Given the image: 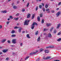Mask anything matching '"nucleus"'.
<instances>
[{
	"label": "nucleus",
	"mask_w": 61,
	"mask_h": 61,
	"mask_svg": "<svg viewBox=\"0 0 61 61\" xmlns=\"http://www.w3.org/2000/svg\"><path fill=\"white\" fill-rule=\"evenodd\" d=\"M35 25H37V24L36 22H34L32 25L31 28L32 29H34V28H35Z\"/></svg>",
	"instance_id": "obj_1"
},
{
	"label": "nucleus",
	"mask_w": 61,
	"mask_h": 61,
	"mask_svg": "<svg viewBox=\"0 0 61 61\" xmlns=\"http://www.w3.org/2000/svg\"><path fill=\"white\" fill-rule=\"evenodd\" d=\"M29 21H30L29 20H28V21L27 20H26L25 22L24 25H28V22H29Z\"/></svg>",
	"instance_id": "obj_2"
},
{
	"label": "nucleus",
	"mask_w": 61,
	"mask_h": 61,
	"mask_svg": "<svg viewBox=\"0 0 61 61\" xmlns=\"http://www.w3.org/2000/svg\"><path fill=\"white\" fill-rule=\"evenodd\" d=\"M16 41V39H13L12 40V42L13 44H15V43H16V41Z\"/></svg>",
	"instance_id": "obj_3"
},
{
	"label": "nucleus",
	"mask_w": 61,
	"mask_h": 61,
	"mask_svg": "<svg viewBox=\"0 0 61 61\" xmlns=\"http://www.w3.org/2000/svg\"><path fill=\"white\" fill-rule=\"evenodd\" d=\"M60 12H58L56 14L57 17H58L60 15Z\"/></svg>",
	"instance_id": "obj_4"
},
{
	"label": "nucleus",
	"mask_w": 61,
	"mask_h": 61,
	"mask_svg": "<svg viewBox=\"0 0 61 61\" xmlns=\"http://www.w3.org/2000/svg\"><path fill=\"white\" fill-rule=\"evenodd\" d=\"M8 51V49L4 50H3V53H6V52H7Z\"/></svg>",
	"instance_id": "obj_5"
},
{
	"label": "nucleus",
	"mask_w": 61,
	"mask_h": 61,
	"mask_svg": "<svg viewBox=\"0 0 61 61\" xmlns=\"http://www.w3.org/2000/svg\"><path fill=\"white\" fill-rule=\"evenodd\" d=\"M48 36L49 37H52V35H51V34H50V33H49L48 34Z\"/></svg>",
	"instance_id": "obj_6"
},
{
	"label": "nucleus",
	"mask_w": 61,
	"mask_h": 61,
	"mask_svg": "<svg viewBox=\"0 0 61 61\" xmlns=\"http://www.w3.org/2000/svg\"><path fill=\"white\" fill-rule=\"evenodd\" d=\"M22 28H20L18 32H19V33H21V30H22Z\"/></svg>",
	"instance_id": "obj_7"
},
{
	"label": "nucleus",
	"mask_w": 61,
	"mask_h": 61,
	"mask_svg": "<svg viewBox=\"0 0 61 61\" xmlns=\"http://www.w3.org/2000/svg\"><path fill=\"white\" fill-rule=\"evenodd\" d=\"M55 47L56 46H55L52 45L50 46V48H53Z\"/></svg>",
	"instance_id": "obj_8"
},
{
	"label": "nucleus",
	"mask_w": 61,
	"mask_h": 61,
	"mask_svg": "<svg viewBox=\"0 0 61 61\" xmlns=\"http://www.w3.org/2000/svg\"><path fill=\"white\" fill-rule=\"evenodd\" d=\"M11 37H14L16 36V35L15 34H12L11 36Z\"/></svg>",
	"instance_id": "obj_9"
},
{
	"label": "nucleus",
	"mask_w": 61,
	"mask_h": 61,
	"mask_svg": "<svg viewBox=\"0 0 61 61\" xmlns=\"http://www.w3.org/2000/svg\"><path fill=\"white\" fill-rule=\"evenodd\" d=\"M51 25V24H48L47 23L46 24V25L48 27V26H49L50 25Z\"/></svg>",
	"instance_id": "obj_10"
},
{
	"label": "nucleus",
	"mask_w": 61,
	"mask_h": 61,
	"mask_svg": "<svg viewBox=\"0 0 61 61\" xmlns=\"http://www.w3.org/2000/svg\"><path fill=\"white\" fill-rule=\"evenodd\" d=\"M1 13H7V11L6 10H4L2 11Z\"/></svg>",
	"instance_id": "obj_11"
},
{
	"label": "nucleus",
	"mask_w": 61,
	"mask_h": 61,
	"mask_svg": "<svg viewBox=\"0 0 61 61\" xmlns=\"http://www.w3.org/2000/svg\"><path fill=\"white\" fill-rule=\"evenodd\" d=\"M26 37H27V38H28L29 39L30 38V37L29 36V34H27V35L26 36Z\"/></svg>",
	"instance_id": "obj_12"
},
{
	"label": "nucleus",
	"mask_w": 61,
	"mask_h": 61,
	"mask_svg": "<svg viewBox=\"0 0 61 61\" xmlns=\"http://www.w3.org/2000/svg\"><path fill=\"white\" fill-rule=\"evenodd\" d=\"M31 15L30 14H28V15L27 16V18H29L30 17V16Z\"/></svg>",
	"instance_id": "obj_13"
},
{
	"label": "nucleus",
	"mask_w": 61,
	"mask_h": 61,
	"mask_svg": "<svg viewBox=\"0 0 61 61\" xmlns=\"http://www.w3.org/2000/svg\"><path fill=\"white\" fill-rule=\"evenodd\" d=\"M6 41V39H4V40H2L1 41V42L2 43H4V42H5V41Z\"/></svg>",
	"instance_id": "obj_14"
},
{
	"label": "nucleus",
	"mask_w": 61,
	"mask_h": 61,
	"mask_svg": "<svg viewBox=\"0 0 61 61\" xmlns=\"http://www.w3.org/2000/svg\"><path fill=\"white\" fill-rule=\"evenodd\" d=\"M45 53H49V50H45Z\"/></svg>",
	"instance_id": "obj_15"
},
{
	"label": "nucleus",
	"mask_w": 61,
	"mask_h": 61,
	"mask_svg": "<svg viewBox=\"0 0 61 61\" xmlns=\"http://www.w3.org/2000/svg\"><path fill=\"white\" fill-rule=\"evenodd\" d=\"M35 14L33 15L31 18L32 19H33L34 18V17H35Z\"/></svg>",
	"instance_id": "obj_16"
},
{
	"label": "nucleus",
	"mask_w": 61,
	"mask_h": 61,
	"mask_svg": "<svg viewBox=\"0 0 61 61\" xmlns=\"http://www.w3.org/2000/svg\"><path fill=\"white\" fill-rule=\"evenodd\" d=\"M51 58V57L50 56L47 57L46 58V60H47V59H49V58Z\"/></svg>",
	"instance_id": "obj_17"
},
{
	"label": "nucleus",
	"mask_w": 61,
	"mask_h": 61,
	"mask_svg": "<svg viewBox=\"0 0 61 61\" xmlns=\"http://www.w3.org/2000/svg\"><path fill=\"white\" fill-rule=\"evenodd\" d=\"M60 24H59L58 25L57 27H56L57 29H58V28H59V26H60Z\"/></svg>",
	"instance_id": "obj_18"
},
{
	"label": "nucleus",
	"mask_w": 61,
	"mask_h": 61,
	"mask_svg": "<svg viewBox=\"0 0 61 61\" xmlns=\"http://www.w3.org/2000/svg\"><path fill=\"white\" fill-rule=\"evenodd\" d=\"M40 36L38 38V40H37V41L38 42L40 41Z\"/></svg>",
	"instance_id": "obj_19"
},
{
	"label": "nucleus",
	"mask_w": 61,
	"mask_h": 61,
	"mask_svg": "<svg viewBox=\"0 0 61 61\" xmlns=\"http://www.w3.org/2000/svg\"><path fill=\"white\" fill-rule=\"evenodd\" d=\"M15 32V30H13L11 31V34H14Z\"/></svg>",
	"instance_id": "obj_20"
},
{
	"label": "nucleus",
	"mask_w": 61,
	"mask_h": 61,
	"mask_svg": "<svg viewBox=\"0 0 61 61\" xmlns=\"http://www.w3.org/2000/svg\"><path fill=\"white\" fill-rule=\"evenodd\" d=\"M18 18H14L13 20H15V19L16 21H17V20L18 19Z\"/></svg>",
	"instance_id": "obj_21"
},
{
	"label": "nucleus",
	"mask_w": 61,
	"mask_h": 61,
	"mask_svg": "<svg viewBox=\"0 0 61 61\" xmlns=\"http://www.w3.org/2000/svg\"><path fill=\"white\" fill-rule=\"evenodd\" d=\"M37 19L38 21H40V17L39 16H38V17Z\"/></svg>",
	"instance_id": "obj_22"
},
{
	"label": "nucleus",
	"mask_w": 61,
	"mask_h": 61,
	"mask_svg": "<svg viewBox=\"0 0 61 61\" xmlns=\"http://www.w3.org/2000/svg\"><path fill=\"white\" fill-rule=\"evenodd\" d=\"M38 31H36V32L35 33V35H38Z\"/></svg>",
	"instance_id": "obj_23"
},
{
	"label": "nucleus",
	"mask_w": 61,
	"mask_h": 61,
	"mask_svg": "<svg viewBox=\"0 0 61 61\" xmlns=\"http://www.w3.org/2000/svg\"><path fill=\"white\" fill-rule=\"evenodd\" d=\"M48 7V5H46L45 6V7L46 8H47Z\"/></svg>",
	"instance_id": "obj_24"
},
{
	"label": "nucleus",
	"mask_w": 61,
	"mask_h": 61,
	"mask_svg": "<svg viewBox=\"0 0 61 61\" xmlns=\"http://www.w3.org/2000/svg\"><path fill=\"white\" fill-rule=\"evenodd\" d=\"M35 54H34V53L33 52H32V53H30V55H34Z\"/></svg>",
	"instance_id": "obj_25"
},
{
	"label": "nucleus",
	"mask_w": 61,
	"mask_h": 61,
	"mask_svg": "<svg viewBox=\"0 0 61 61\" xmlns=\"http://www.w3.org/2000/svg\"><path fill=\"white\" fill-rule=\"evenodd\" d=\"M17 8V7H16V6H13V8H14V9H16Z\"/></svg>",
	"instance_id": "obj_26"
},
{
	"label": "nucleus",
	"mask_w": 61,
	"mask_h": 61,
	"mask_svg": "<svg viewBox=\"0 0 61 61\" xmlns=\"http://www.w3.org/2000/svg\"><path fill=\"white\" fill-rule=\"evenodd\" d=\"M39 7L40 9H41L42 8V5H40L39 6Z\"/></svg>",
	"instance_id": "obj_27"
},
{
	"label": "nucleus",
	"mask_w": 61,
	"mask_h": 61,
	"mask_svg": "<svg viewBox=\"0 0 61 61\" xmlns=\"http://www.w3.org/2000/svg\"><path fill=\"white\" fill-rule=\"evenodd\" d=\"M38 51H36L35 52H34V54H36V53H37V52H38Z\"/></svg>",
	"instance_id": "obj_28"
},
{
	"label": "nucleus",
	"mask_w": 61,
	"mask_h": 61,
	"mask_svg": "<svg viewBox=\"0 0 61 61\" xmlns=\"http://www.w3.org/2000/svg\"><path fill=\"white\" fill-rule=\"evenodd\" d=\"M43 49H40V52H42V51H43Z\"/></svg>",
	"instance_id": "obj_29"
},
{
	"label": "nucleus",
	"mask_w": 61,
	"mask_h": 61,
	"mask_svg": "<svg viewBox=\"0 0 61 61\" xmlns=\"http://www.w3.org/2000/svg\"><path fill=\"white\" fill-rule=\"evenodd\" d=\"M61 38H59V39L57 40V41H61Z\"/></svg>",
	"instance_id": "obj_30"
},
{
	"label": "nucleus",
	"mask_w": 61,
	"mask_h": 61,
	"mask_svg": "<svg viewBox=\"0 0 61 61\" xmlns=\"http://www.w3.org/2000/svg\"><path fill=\"white\" fill-rule=\"evenodd\" d=\"M41 23L42 24H43L44 23V19H43L41 21Z\"/></svg>",
	"instance_id": "obj_31"
},
{
	"label": "nucleus",
	"mask_w": 61,
	"mask_h": 61,
	"mask_svg": "<svg viewBox=\"0 0 61 61\" xmlns=\"http://www.w3.org/2000/svg\"><path fill=\"white\" fill-rule=\"evenodd\" d=\"M29 56H28V57H26L25 59V60H27V59H28V58H29Z\"/></svg>",
	"instance_id": "obj_32"
},
{
	"label": "nucleus",
	"mask_w": 61,
	"mask_h": 61,
	"mask_svg": "<svg viewBox=\"0 0 61 61\" xmlns=\"http://www.w3.org/2000/svg\"><path fill=\"white\" fill-rule=\"evenodd\" d=\"M10 19H13V17H12V16L10 15Z\"/></svg>",
	"instance_id": "obj_33"
},
{
	"label": "nucleus",
	"mask_w": 61,
	"mask_h": 61,
	"mask_svg": "<svg viewBox=\"0 0 61 61\" xmlns=\"http://www.w3.org/2000/svg\"><path fill=\"white\" fill-rule=\"evenodd\" d=\"M56 30H54V34H56Z\"/></svg>",
	"instance_id": "obj_34"
},
{
	"label": "nucleus",
	"mask_w": 61,
	"mask_h": 61,
	"mask_svg": "<svg viewBox=\"0 0 61 61\" xmlns=\"http://www.w3.org/2000/svg\"><path fill=\"white\" fill-rule=\"evenodd\" d=\"M61 35V32H59L57 34V35Z\"/></svg>",
	"instance_id": "obj_35"
},
{
	"label": "nucleus",
	"mask_w": 61,
	"mask_h": 61,
	"mask_svg": "<svg viewBox=\"0 0 61 61\" xmlns=\"http://www.w3.org/2000/svg\"><path fill=\"white\" fill-rule=\"evenodd\" d=\"M40 17H41L43 16V14H40Z\"/></svg>",
	"instance_id": "obj_36"
},
{
	"label": "nucleus",
	"mask_w": 61,
	"mask_h": 61,
	"mask_svg": "<svg viewBox=\"0 0 61 61\" xmlns=\"http://www.w3.org/2000/svg\"><path fill=\"white\" fill-rule=\"evenodd\" d=\"M47 29H44V31H47Z\"/></svg>",
	"instance_id": "obj_37"
},
{
	"label": "nucleus",
	"mask_w": 61,
	"mask_h": 61,
	"mask_svg": "<svg viewBox=\"0 0 61 61\" xmlns=\"http://www.w3.org/2000/svg\"><path fill=\"white\" fill-rule=\"evenodd\" d=\"M53 28H54V27H52L50 29V31H52V30L53 29Z\"/></svg>",
	"instance_id": "obj_38"
},
{
	"label": "nucleus",
	"mask_w": 61,
	"mask_h": 61,
	"mask_svg": "<svg viewBox=\"0 0 61 61\" xmlns=\"http://www.w3.org/2000/svg\"><path fill=\"white\" fill-rule=\"evenodd\" d=\"M12 47H15V45H12L10 46Z\"/></svg>",
	"instance_id": "obj_39"
},
{
	"label": "nucleus",
	"mask_w": 61,
	"mask_h": 61,
	"mask_svg": "<svg viewBox=\"0 0 61 61\" xmlns=\"http://www.w3.org/2000/svg\"><path fill=\"white\" fill-rule=\"evenodd\" d=\"M22 12H25V9H22Z\"/></svg>",
	"instance_id": "obj_40"
},
{
	"label": "nucleus",
	"mask_w": 61,
	"mask_h": 61,
	"mask_svg": "<svg viewBox=\"0 0 61 61\" xmlns=\"http://www.w3.org/2000/svg\"><path fill=\"white\" fill-rule=\"evenodd\" d=\"M46 49H47V48H50V46H47L46 47Z\"/></svg>",
	"instance_id": "obj_41"
},
{
	"label": "nucleus",
	"mask_w": 61,
	"mask_h": 61,
	"mask_svg": "<svg viewBox=\"0 0 61 61\" xmlns=\"http://www.w3.org/2000/svg\"><path fill=\"white\" fill-rule=\"evenodd\" d=\"M29 3H27V7H28V6H29Z\"/></svg>",
	"instance_id": "obj_42"
},
{
	"label": "nucleus",
	"mask_w": 61,
	"mask_h": 61,
	"mask_svg": "<svg viewBox=\"0 0 61 61\" xmlns=\"http://www.w3.org/2000/svg\"><path fill=\"white\" fill-rule=\"evenodd\" d=\"M43 11L44 12L45 11V9L44 8H43Z\"/></svg>",
	"instance_id": "obj_43"
},
{
	"label": "nucleus",
	"mask_w": 61,
	"mask_h": 61,
	"mask_svg": "<svg viewBox=\"0 0 61 61\" xmlns=\"http://www.w3.org/2000/svg\"><path fill=\"white\" fill-rule=\"evenodd\" d=\"M54 61H60V60H54Z\"/></svg>",
	"instance_id": "obj_44"
},
{
	"label": "nucleus",
	"mask_w": 61,
	"mask_h": 61,
	"mask_svg": "<svg viewBox=\"0 0 61 61\" xmlns=\"http://www.w3.org/2000/svg\"><path fill=\"white\" fill-rule=\"evenodd\" d=\"M37 9H38V7H36V11H37Z\"/></svg>",
	"instance_id": "obj_45"
},
{
	"label": "nucleus",
	"mask_w": 61,
	"mask_h": 61,
	"mask_svg": "<svg viewBox=\"0 0 61 61\" xmlns=\"http://www.w3.org/2000/svg\"><path fill=\"white\" fill-rule=\"evenodd\" d=\"M5 59L6 60H8V59H9V58H8V57H7Z\"/></svg>",
	"instance_id": "obj_46"
},
{
	"label": "nucleus",
	"mask_w": 61,
	"mask_h": 61,
	"mask_svg": "<svg viewBox=\"0 0 61 61\" xmlns=\"http://www.w3.org/2000/svg\"><path fill=\"white\" fill-rule=\"evenodd\" d=\"M49 9H47L46 10V11H49Z\"/></svg>",
	"instance_id": "obj_47"
},
{
	"label": "nucleus",
	"mask_w": 61,
	"mask_h": 61,
	"mask_svg": "<svg viewBox=\"0 0 61 61\" xmlns=\"http://www.w3.org/2000/svg\"><path fill=\"white\" fill-rule=\"evenodd\" d=\"M61 4V2H60L59 3L58 5H60Z\"/></svg>",
	"instance_id": "obj_48"
},
{
	"label": "nucleus",
	"mask_w": 61,
	"mask_h": 61,
	"mask_svg": "<svg viewBox=\"0 0 61 61\" xmlns=\"http://www.w3.org/2000/svg\"><path fill=\"white\" fill-rule=\"evenodd\" d=\"M40 61V60L39 59H38L36 61Z\"/></svg>",
	"instance_id": "obj_49"
},
{
	"label": "nucleus",
	"mask_w": 61,
	"mask_h": 61,
	"mask_svg": "<svg viewBox=\"0 0 61 61\" xmlns=\"http://www.w3.org/2000/svg\"><path fill=\"white\" fill-rule=\"evenodd\" d=\"M6 24H9V21H7L6 22Z\"/></svg>",
	"instance_id": "obj_50"
},
{
	"label": "nucleus",
	"mask_w": 61,
	"mask_h": 61,
	"mask_svg": "<svg viewBox=\"0 0 61 61\" xmlns=\"http://www.w3.org/2000/svg\"><path fill=\"white\" fill-rule=\"evenodd\" d=\"M7 42L8 43H10V41L9 40Z\"/></svg>",
	"instance_id": "obj_51"
},
{
	"label": "nucleus",
	"mask_w": 61,
	"mask_h": 61,
	"mask_svg": "<svg viewBox=\"0 0 61 61\" xmlns=\"http://www.w3.org/2000/svg\"><path fill=\"white\" fill-rule=\"evenodd\" d=\"M2 28V25H0V29H1Z\"/></svg>",
	"instance_id": "obj_52"
},
{
	"label": "nucleus",
	"mask_w": 61,
	"mask_h": 61,
	"mask_svg": "<svg viewBox=\"0 0 61 61\" xmlns=\"http://www.w3.org/2000/svg\"><path fill=\"white\" fill-rule=\"evenodd\" d=\"M20 45V46H23V44H22V43H21Z\"/></svg>",
	"instance_id": "obj_53"
},
{
	"label": "nucleus",
	"mask_w": 61,
	"mask_h": 61,
	"mask_svg": "<svg viewBox=\"0 0 61 61\" xmlns=\"http://www.w3.org/2000/svg\"><path fill=\"white\" fill-rule=\"evenodd\" d=\"M51 12H52V13H54V12H55L54 11V10H51Z\"/></svg>",
	"instance_id": "obj_54"
},
{
	"label": "nucleus",
	"mask_w": 61,
	"mask_h": 61,
	"mask_svg": "<svg viewBox=\"0 0 61 61\" xmlns=\"http://www.w3.org/2000/svg\"><path fill=\"white\" fill-rule=\"evenodd\" d=\"M19 15V13H17L16 15V16H18Z\"/></svg>",
	"instance_id": "obj_55"
},
{
	"label": "nucleus",
	"mask_w": 61,
	"mask_h": 61,
	"mask_svg": "<svg viewBox=\"0 0 61 61\" xmlns=\"http://www.w3.org/2000/svg\"><path fill=\"white\" fill-rule=\"evenodd\" d=\"M43 59H45V60H46V58H45V57H43Z\"/></svg>",
	"instance_id": "obj_56"
},
{
	"label": "nucleus",
	"mask_w": 61,
	"mask_h": 61,
	"mask_svg": "<svg viewBox=\"0 0 61 61\" xmlns=\"http://www.w3.org/2000/svg\"><path fill=\"white\" fill-rule=\"evenodd\" d=\"M18 27H15V28H14V29H16V28H17Z\"/></svg>",
	"instance_id": "obj_57"
},
{
	"label": "nucleus",
	"mask_w": 61,
	"mask_h": 61,
	"mask_svg": "<svg viewBox=\"0 0 61 61\" xmlns=\"http://www.w3.org/2000/svg\"><path fill=\"white\" fill-rule=\"evenodd\" d=\"M59 10V8H57L56 9V10Z\"/></svg>",
	"instance_id": "obj_58"
},
{
	"label": "nucleus",
	"mask_w": 61,
	"mask_h": 61,
	"mask_svg": "<svg viewBox=\"0 0 61 61\" xmlns=\"http://www.w3.org/2000/svg\"><path fill=\"white\" fill-rule=\"evenodd\" d=\"M41 4L43 6H44V3H41Z\"/></svg>",
	"instance_id": "obj_59"
},
{
	"label": "nucleus",
	"mask_w": 61,
	"mask_h": 61,
	"mask_svg": "<svg viewBox=\"0 0 61 61\" xmlns=\"http://www.w3.org/2000/svg\"><path fill=\"white\" fill-rule=\"evenodd\" d=\"M25 33V31H23L22 32V33Z\"/></svg>",
	"instance_id": "obj_60"
},
{
	"label": "nucleus",
	"mask_w": 61,
	"mask_h": 61,
	"mask_svg": "<svg viewBox=\"0 0 61 61\" xmlns=\"http://www.w3.org/2000/svg\"><path fill=\"white\" fill-rule=\"evenodd\" d=\"M14 5V3H13L12 4V5Z\"/></svg>",
	"instance_id": "obj_61"
},
{
	"label": "nucleus",
	"mask_w": 61,
	"mask_h": 61,
	"mask_svg": "<svg viewBox=\"0 0 61 61\" xmlns=\"http://www.w3.org/2000/svg\"><path fill=\"white\" fill-rule=\"evenodd\" d=\"M1 54H2V52H0V55H1Z\"/></svg>",
	"instance_id": "obj_62"
},
{
	"label": "nucleus",
	"mask_w": 61,
	"mask_h": 61,
	"mask_svg": "<svg viewBox=\"0 0 61 61\" xmlns=\"http://www.w3.org/2000/svg\"><path fill=\"white\" fill-rule=\"evenodd\" d=\"M46 33H44V34H43V35H46Z\"/></svg>",
	"instance_id": "obj_63"
},
{
	"label": "nucleus",
	"mask_w": 61,
	"mask_h": 61,
	"mask_svg": "<svg viewBox=\"0 0 61 61\" xmlns=\"http://www.w3.org/2000/svg\"><path fill=\"white\" fill-rule=\"evenodd\" d=\"M19 23H17V25H19Z\"/></svg>",
	"instance_id": "obj_64"
}]
</instances>
